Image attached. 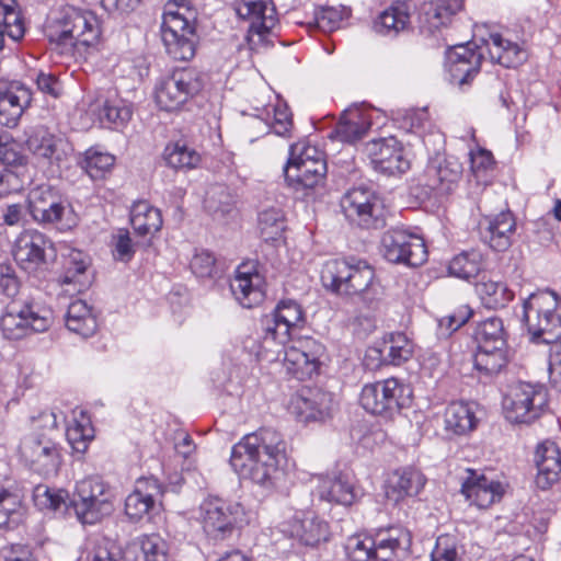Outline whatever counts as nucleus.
<instances>
[{
  "label": "nucleus",
  "mask_w": 561,
  "mask_h": 561,
  "mask_svg": "<svg viewBox=\"0 0 561 561\" xmlns=\"http://www.w3.org/2000/svg\"><path fill=\"white\" fill-rule=\"evenodd\" d=\"M49 240L37 230L22 232L14 244L13 256L21 268L33 273L45 263V251Z\"/></svg>",
  "instance_id": "obj_28"
},
{
  "label": "nucleus",
  "mask_w": 561,
  "mask_h": 561,
  "mask_svg": "<svg viewBox=\"0 0 561 561\" xmlns=\"http://www.w3.org/2000/svg\"><path fill=\"white\" fill-rule=\"evenodd\" d=\"M426 483L425 476L414 468H402L391 472L386 481V496L393 501L417 495Z\"/></svg>",
  "instance_id": "obj_33"
},
{
  "label": "nucleus",
  "mask_w": 561,
  "mask_h": 561,
  "mask_svg": "<svg viewBox=\"0 0 561 561\" xmlns=\"http://www.w3.org/2000/svg\"><path fill=\"white\" fill-rule=\"evenodd\" d=\"M130 224L138 234L146 236L161 229L162 216L158 208L139 201L130 209Z\"/></svg>",
  "instance_id": "obj_42"
},
{
  "label": "nucleus",
  "mask_w": 561,
  "mask_h": 561,
  "mask_svg": "<svg viewBox=\"0 0 561 561\" xmlns=\"http://www.w3.org/2000/svg\"><path fill=\"white\" fill-rule=\"evenodd\" d=\"M263 121L277 136L287 137L293 128V116L286 103L278 101L264 110Z\"/></svg>",
  "instance_id": "obj_46"
},
{
  "label": "nucleus",
  "mask_w": 561,
  "mask_h": 561,
  "mask_svg": "<svg viewBox=\"0 0 561 561\" xmlns=\"http://www.w3.org/2000/svg\"><path fill=\"white\" fill-rule=\"evenodd\" d=\"M476 291L482 305L489 309L504 308L514 299V291L502 282L482 280L476 285Z\"/></svg>",
  "instance_id": "obj_43"
},
{
  "label": "nucleus",
  "mask_w": 561,
  "mask_h": 561,
  "mask_svg": "<svg viewBox=\"0 0 561 561\" xmlns=\"http://www.w3.org/2000/svg\"><path fill=\"white\" fill-rule=\"evenodd\" d=\"M494 165L493 156L485 149H478L470 152V168L474 176L480 180Z\"/></svg>",
  "instance_id": "obj_64"
},
{
  "label": "nucleus",
  "mask_w": 561,
  "mask_h": 561,
  "mask_svg": "<svg viewBox=\"0 0 561 561\" xmlns=\"http://www.w3.org/2000/svg\"><path fill=\"white\" fill-rule=\"evenodd\" d=\"M282 531L306 546H317L330 536L329 525L312 512H298L283 524Z\"/></svg>",
  "instance_id": "obj_26"
},
{
  "label": "nucleus",
  "mask_w": 561,
  "mask_h": 561,
  "mask_svg": "<svg viewBox=\"0 0 561 561\" xmlns=\"http://www.w3.org/2000/svg\"><path fill=\"white\" fill-rule=\"evenodd\" d=\"M462 176V164L454 157L435 158L427 163L422 183L437 195H447L455 191Z\"/></svg>",
  "instance_id": "obj_22"
},
{
  "label": "nucleus",
  "mask_w": 561,
  "mask_h": 561,
  "mask_svg": "<svg viewBox=\"0 0 561 561\" xmlns=\"http://www.w3.org/2000/svg\"><path fill=\"white\" fill-rule=\"evenodd\" d=\"M131 107L122 100L104 101L99 117L102 123L107 122L115 127L124 126L131 118Z\"/></svg>",
  "instance_id": "obj_54"
},
{
  "label": "nucleus",
  "mask_w": 561,
  "mask_h": 561,
  "mask_svg": "<svg viewBox=\"0 0 561 561\" xmlns=\"http://www.w3.org/2000/svg\"><path fill=\"white\" fill-rule=\"evenodd\" d=\"M115 163L114 156L95 149L85 151L83 168L91 179H101Z\"/></svg>",
  "instance_id": "obj_55"
},
{
  "label": "nucleus",
  "mask_w": 561,
  "mask_h": 561,
  "mask_svg": "<svg viewBox=\"0 0 561 561\" xmlns=\"http://www.w3.org/2000/svg\"><path fill=\"white\" fill-rule=\"evenodd\" d=\"M380 252L387 261L408 266H420L427 260L424 239L402 229H391L382 234Z\"/></svg>",
  "instance_id": "obj_16"
},
{
  "label": "nucleus",
  "mask_w": 561,
  "mask_h": 561,
  "mask_svg": "<svg viewBox=\"0 0 561 561\" xmlns=\"http://www.w3.org/2000/svg\"><path fill=\"white\" fill-rule=\"evenodd\" d=\"M133 561H168L169 546L158 534L142 535L131 546Z\"/></svg>",
  "instance_id": "obj_41"
},
{
  "label": "nucleus",
  "mask_w": 561,
  "mask_h": 561,
  "mask_svg": "<svg viewBox=\"0 0 561 561\" xmlns=\"http://www.w3.org/2000/svg\"><path fill=\"white\" fill-rule=\"evenodd\" d=\"M58 420L54 411H43L32 417V432L20 443L19 454L23 462L34 472L55 476L61 463V454L55 442Z\"/></svg>",
  "instance_id": "obj_3"
},
{
  "label": "nucleus",
  "mask_w": 561,
  "mask_h": 561,
  "mask_svg": "<svg viewBox=\"0 0 561 561\" xmlns=\"http://www.w3.org/2000/svg\"><path fill=\"white\" fill-rule=\"evenodd\" d=\"M66 437L73 451L83 454L88 449L89 443L94 437V431L89 420H75L73 423L67 427Z\"/></svg>",
  "instance_id": "obj_53"
},
{
  "label": "nucleus",
  "mask_w": 561,
  "mask_h": 561,
  "mask_svg": "<svg viewBox=\"0 0 561 561\" xmlns=\"http://www.w3.org/2000/svg\"><path fill=\"white\" fill-rule=\"evenodd\" d=\"M263 286L264 279L253 263L240 264L230 282L232 295L244 308H252L263 301Z\"/></svg>",
  "instance_id": "obj_25"
},
{
  "label": "nucleus",
  "mask_w": 561,
  "mask_h": 561,
  "mask_svg": "<svg viewBox=\"0 0 561 561\" xmlns=\"http://www.w3.org/2000/svg\"><path fill=\"white\" fill-rule=\"evenodd\" d=\"M45 32L49 42L76 48L95 46L100 42L102 28L94 12L65 5L50 14Z\"/></svg>",
  "instance_id": "obj_4"
},
{
  "label": "nucleus",
  "mask_w": 561,
  "mask_h": 561,
  "mask_svg": "<svg viewBox=\"0 0 561 561\" xmlns=\"http://www.w3.org/2000/svg\"><path fill=\"white\" fill-rule=\"evenodd\" d=\"M328 168L324 153L316 146L297 142L290 146L285 167V180L295 190L313 188L321 184Z\"/></svg>",
  "instance_id": "obj_9"
},
{
  "label": "nucleus",
  "mask_w": 561,
  "mask_h": 561,
  "mask_svg": "<svg viewBox=\"0 0 561 561\" xmlns=\"http://www.w3.org/2000/svg\"><path fill=\"white\" fill-rule=\"evenodd\" d=\"M135 254L133 240L128 231H119L113 237V256L121 262H129Z\"/></svg>",
  "instance_id": "obj_62"
},
{
  "label": "nucleus",
  "mask_w": 561,
  "mask_h": 561,
  "mask_svg": "<svg viewBox=\"0 0 561 561\" xmlns=\"http://www.w3.org/2000/svg\"><path fill=\"white\" fill-rule=\"evenodd\" d=\"M490 58L505 68H514L527 59L526 50L500 33H491L486 41Z\"/></svg>",
  "instance_id": "obj_35"
},
{
  "label": "nucleus",
  "mask_w": 561,
  "mask_h": 561,
  "mask_svg": "<svg viewBox=\"0 0 561 561\" xmlns=\"http://www.w3.org/2000/svg\"><path fill=\"white\" fill-rule=\"evenodd\" d=\"M21 288V282L11 265H0V293L8 298H14Z\"/></svg>",
  "instance_id": "obj_63"
},
{
  "label": "nucleus",
  "mask_w": 561,
  "mask_h": 561,
  "mask_svg": "<svg viewBox=\"0 0 561 561\" xmlns=\"http://www.w3.org/2000/svg\"><path fill=\"white\" fill-rule=\"evenodd\" d=\"M548 404L547 390L541 385L518 382L503 398L505 417L513 423H530Z\"/></svg>",
  "instance_id": "obj_15"
},
{
  "label": "nucleus",
  "mask_w": 561,
  "mask_h": 561,
  "mask_svg": "<svg viewBox=\"0 0 561 561\" xmlns=\"http://www.w3.org/2000/svg\"><path fill=\"white\" fill-rule=\"evenodd\" d=\"M444 424L447 434L461 436L477 427L478 419L470 403L455 401L445 409Z\"/></svg>",
  "instance_id": "obj_36"
},
{
  "label": "nucleus",
  "mask_w": 561,
  "mask_h": 561,
  "mask_svg": "<svg viewBox=\"0 0 561 561\" xmlns=\"http://www.w3.org/2000/svg\"><path fill=\"white\" fill-rule=\"evenodd\" d=\"M478 346H501L504 347L503 321L497 317H491L482 321L476 330Z\"/></svg>",
  "instance_id": "obj_50"
},
{
  "label": "nucleus",
  "mask_w": 561,
  "mask_h": 561,
  "mask_svg": "<svg viewBox=\"0 0 561 561\" xmlns=\"http://www.w3.org/2000/svg\"><path fill=\"white\" fill-rule=\"evenodd\" d=\"M234 9L239 18L250 22V41L253 36L262 39L277 23L276 10L272 0H236Z\"/></svg>",
  "instance_id": "obj_24"
},
{
  "label": "nucleus",
  "mask_w": 561,
  "mask_h": 561,
  "mask_svg": "<svg viewBox=\"0 0 561 561\" xmlns=\"http://www.w3.org/2000/svg\"><path fill=\"white\" fill-rule=\"evenodd\" d=\"M66 327L82 337H89L95 333L98 322L87 302L78 299L68 306Z\"/></svg>",
  "instance_id": "obj_40"
},
{
  "label": "nucleus",
  "mask_w": 561,
  "mask_h": 561,
  "mask_svg": "<svg viewBox=\"0 0 561 561\" xmlns=\"http://www.w3.org/2000/svg\"><path fill=\"white\" fill-rule=\"evenodd\" d=\"M88 260L80 251H72L66 266L64 283L71 284L79 282L78 277L83 275L88 267Z\"/></svg>",
  "instance_id": "obj_61"
},
{
  "label": "nucleus",
  "mask_w": 561,
  "mask_h": 561,
  "mask_svg": "<svg viewBox=\"0 0 561 561\" xmlns=\"http://www.w3.org/2000/svg\"><path fill=\"white\" fill-rule=\"evenodd\" d=\"M26 308L20 311L7 310L0 319L2 334L8 340H19L28 334Z\"/></svg>",
  "instance_id": "obj_49"
},
{
  "label": "nucleus",
  "mask_w": 561,
  "mask_h": 561,
  "mask_svg": "<svg viewBox=\"0 0 561 561\" xmlns=\"http://www.w3.org/2000/svg\"><path fill=\"white\" fill-rule=\"evenodd\" d=\"M230 465L240 478L273 486L285 476L286 443L277 431L260 428L232 447Z\"/></svg>",
  "instance_id": "obj_2"
},
{
  "label": "nucleus",
  "mask_w": 561,
  "mask_h": 561,
  "mask_svg": "<svg viewBox=\"0 0 561 561\" xmlns=\"http://www.w3.org/2000/svg\"><path fill=\"white\" fill-rule=\"evenodd\" d=\"M23 517V507L20 497L0 488V528L16 526Z\"/></svg>",
  "instance_id": "obj_48"
},
{
  "label": "nucleus",
  "mask_w": 561,
  "mask_h": 561,
  "mask_svg": "<svg viewBox=\"0 0 561 561\" xmlns=\"http://www.w3.org/2000/svg\"><path fill=\"white\" fill-rule=\"evenodd\" d=\"M462 7V0H430L423 5L422 27L434 33L449 26Z\"/></svg>",
  "instance_id": "obj_34"
},
{
  "label": "nucleus",
  "mask_w": 561,
  "mask_h": 561,
  "mask_svg": "<svg viewBox=\"0 0 561 561\" xmlns=\"http://www.w3.org/2000/svg\"><path fill=\"white\" fill-rule=\"evenodd\" d=\"M346 550L352 561H368L375 559L374 537H351L347 540Z\"/></svg>",
  "instance_id": "obj_58"
},
{
  "label": "nucleus",
  "mask_w": 561,
  "mask_h": 561,
  "mask_svg": "<svg viewBox=\"0 0 561 561\" xmlns=\"http://www.w3.org/2000/svg\"><path fill=\"white\" fill-rule=\"evenodd\" d=\"M506 363V354L504 347L501 346H478L473 357L474 368L485 377L500 373Z\"/></svg>",
  "instance_id": "obj_45"
},
{
  "label": "nucleus",
  "mask_w": 561,
  "mask_h": 561,
  "mask_svg": "<svg viewBox=\"0 0 561 561\" xmlns=\"http://www.w3.org/2000/svg\"><path fill=\"white\" fill-rule=\"evenodd\" d=\"M371 126L368 115L357 108L347 110L341 116L335 129V137L343 142H354L365 136Z\"/></svg>",
  "instance_id": "obj_38"
},
{
  "label": "nucleus",
  "mask_w": 561,
  "mask_h": 561,
  "mask_svg": "<svg viewBox=\"0 0 561 561\" xmlns=\"http://www.w3.org/2000/svg\"><path fill=\"white\" fill-rule=\"evenodd\" d=\"M481 270L482 254L476 250L461 252L448 265L449 274L461 279L476 277Z\"/></svg>",
  "instance_id": "obj_47"
},
{
  "label": "nucleus",
  "mask_w": 561,
  "mask_h": 561,
  "mask_svg": "<svg viewBox=\"0 0 561 561\" xmlns=\"http://www.w3.org/2000/svg\"><path fill=\"white\" fill-rule=\"evenodd\" d=\"M374 279V268L362 260H330L321 271V282L327 289L342 296H362L371 309L377 306L379 288Z\"/></svg>",
  "instance_id": "obj_5"
},
{
  "label": "nucleus",
  "mask_w": 561,
  "mask_h": 561,
  "mask_svg": "<svg viewBox=\"0 0 561 561\" xmlns=\"http://www.w3.org/2000/svg\"><path fill=\"white\" fill-rule=\"evenodd\" d=\"M523 321L533 343L556 342L561 337V307L558 294L549 289L530 294L523 301Z\"/></svg>",
  "instance_id": "obj_7"
},
{
  "label": "nucleus",
  "mask_w": 561,
  "mask_h": 561,
  "mask_svg": "<svg viewBox=\"0 0 561 561\" xmlns=\"http://www.w3.org/2000/svg\"><path fill=\"white\" fill-rule=\"evenodd\" d=\"M26 148L35 167L44 174L57 178L70 164L73 148L64 137L47 128H36L26 139Z\"/></svg>",
  "instance_id": "obj_8"
},
{
  "label": "nucleus",
  "mask_w": 561,
  "mask_h": 561,
  "mask_svg": "<svg viewBox=\"0 0 561 561\" xmlns=\"http://www.w3.org/2000/svg\"><path fill=\"white\" fill-rule=\"evenodd\" d=\"M411 389L397 378L365 385L359 402L369 413L391 417L411 403Z\"/></svg>",
  "instance_id": "obj_14"
},
{
  "label": "nucleus",
  "mask_w": 561,
  "mask_h": 561,
  "mask_svg": "<svg viewBox=\"0 0 561 561\" xmlns=\"http://www.w3.org/2000/svg\"><path fill=\"white\" fill-rule=\"evenodd\" d=\"M27 207L38 224L55 225L59 230H70L77 225L71 206L62 202L48 184L37 185L28 192Z\"/></svg>",
  "instance_id": "obj_13"
},
{
  "label": "nucleus",
  "mask_w": 561,
  "mask_h": 561,
  "mask_svg": "<svg viewBox=\"0 0 561 561\" xmlns=\"http://www.w3.org/2000/svg\"><path fill=\"white\" fill-rule=\"evenodd\" d=\"M411 5L404 1H398L383 10L377 20L374 27L377 33L385 36H397L400 32L404 31L410 24Z\"/></svg>",
  "instance_id": "obj_37"
},
{
  "label": "nucleus",
  "mask_w": 561,
  "mask_h": 561,
  "mask_svg": "<svg viewBox=\"0 0 561 561\" xmlns=\"http://www.w3.org/2000/svg\"><path fill=\"white\" fill-rule=\"evenodd\" d=\"M365 150L374 169L380 173L396 175L410 169L404 149L394 137L374 139L366 144Z\"/></svg>",
  "instance_id": "obj_18"
},
{
  "label": "nucleus",
  "mask_w": 561,
  "mask_h": 561,
  "mask_svg": "<svg viewBox=\"0 0 561 561\" xmlns=\"http://www.w3.org/2000/svg\"><path fill=\"white\" fill-rule=\"evenodd\" d=\"M332 394L318 387H302L291 396L288 410L300 422L323 421L332 409Z\"/></svg>",
  "instance_id": "obj_19"
},
{
  "label": "nucleus",
  "mask_w": 561,
  "mask_h": 561,
  "mask_svg": "<svg viewBox=\"0 0 561 561\" xmlns=\"http://www.w3.org/2000/svg\"><path fill=\"white\" fill-rule=\"evenodd\" d=\"M114 493L100 477H88L77 483L72 505L78 519L95 524L113 511Z\"/></svg>",
  "instance_id": "obj_11"
},
{
  "label": "nucleus",
  "mask_w": 561,
  "mask_h": 561,
  "mask_svg": "<svg viewBox=\"0 0 561 561\" xmlns=\"http://www.w3.org/2000/svg\"><path fill=\"white\" fill-rule=\"evenodd\" d=\"M204 203L209 213L226 216L233 210L234 197L226 186L214 185L207 192Z\"/></svg>",
  "instance_id": "obj_51"
},
{
  "label": "nucleus",
  "mask_w": 561,
  "mask_h": 561,
  "mask_svg": "<svg viewBox=\"0 0 561 561\" xmlns=\"http://www.w3.org/2000/svg\"><path fill=\"white\" fill-rule=\"evenodd\" d=\"M483 59L482 53L470 44H460L446 51V69L449 81L462 87L479 73Z\"/></svg>",
  "instance_id": "obj_21"
},
{
  "label": "nucleus",
  "mask_w": 561,
  "mask_h": 561,
  "mask_svg": "<svg viewBox=\"0 0 561 561\" xmlns=\"http://www.w3.org/2000/svg\"><path fill=\"white\" fill-rule=\"evenodd\" d=\"M504 491L500 481L479 474L474 470H468V477L461 485V493L466 500L478 508H488L501 501Z\"/></svg>",
  "instance_id": "obj_27"
},
{
  "label": "nucleus",
  "mask_w": 561,
  "mask_h": 561,
  "mask_svg": "<svg viewBox=\"0 0 561 561\" xmlns=\"http://www.w3.org/2000/svg\"><path fill=\"white\" fill-rule=\"evenodd\" d=\"M190 267L197 277H211L216 267V259L211 252L202 250L193 255Z\"/></svg>",
  "instance_id": "obj_60"
},
{
  "label": "nucleus",
  "mask_w": 561,
  "mask_h": 561,
  "mask_svg": "<svg viewBox=\"0 0 561 561\" xmlns=\"http://www.w3.org/2000/svg\"><path fill=\"white\" fill-rule=\"evenodd\" d=\"M537 466L536 484L541 490L549 489L559 481L561 476V450L552 440H545L538 445L535 453Z\"/></svg>",
  "instance_id": "obj_32"
},
{
  "label": "nucleus",
  "mask_w": 561,
  "mask_h": 561,
  "mask_svg": "<svg viewBox=\"0 0 561 561\" xmlns=\"http://www.w3.org/2000/svg\"><path fill=\"white\" fill-rule=\"evenodd\" d=\"M346 219L363 229H380L386 225L385 207L377 193L364 185L347 190L341 198Z\"/></svg>",
  "instance_id": "obj_12"
},
{
  "label": "nucleus",
  "mask_w": 561,
  "mask_h": 561,
  "mask_svg": "<svg viewBox=\"0 0 561 561\" xmlns=\"http://www.w3.org/2000/svg\"><path fill=\"white\" fill-rule=\"evenodd\" d=\"M242 507L217 496H210L201 504V516L204 531L215 540L231 536Z\"/></svg>",
  "instance_id": "obj_17"
},
{
  "label": "nucleus",
  "mask_w": 561,
  "mask_h": 561,
  "mask_svg": "<svg viewBox=\"0 0 561 561\" xmlns=\"http://www.w3.org/2000/svg\"><path fill=\"white\" fill-rule=\"evenodd\" d=\"M32 101L33 92L22 81H0V126L15 128Z\"/></svg>",
  "instance_id": "obj_20"
},
{
  "label": "nucleus",
  "mask_w": 561,
  "mask_h": 561,
  "mask_svg": "<svg viewBox=\"0 0 561 561\" xmlns=\"http://www.w3.org/2000/svg\"><path fill=\"white\" fill-rule=\"evenodd\" d=\"M305 322L301 306L291 299L280 300L276 308L262 320V351L275 352L284 346V366L297 379L310 378L319 369L324 347L313 337L291 339V334Z\"/></svg>",
  "instance_id": "obj_1"
},
{
  "label": "nucleus",
  "mask_w": 561,
  "mask_h": 561,
  "mask_svg": "<svg viewBox=\"0 0 561 561\" xmlns=\"http://www.w3.org/2000/svg\"><path fill=\"white\" fill-rule=\"evenodd\" d=\"M374 541L376 560L401 561L409 554L412 539L409 530L393 526L379 530Z\"/></svg>",
  "instance_id": "obj_30"
},
{
  "label": "nucleus",
  "mask_w": 561,
  "mask_h": 561,
  "mask_svg": "<svg viewBox=\"0 0 561 561\" xmlns=\"http://www.w3.org/2000/svg\"><path fill=\"white\" fill-rule=\"evenodd\" d=\"M460 550L455 537L442 535L436 540L431 559L432 561H463Z\"/></svg>",
  "instance_id": "obj_57"
},
{
  "label": "nucleus",
  "mask_w": 561,
  "mask_h": 561,
  "mask_svg": "<svg viewBox=\"0 0 561 561\" xmlns=\"http://www.w3.org/2000/svg\"><path fill=\"white\" fill-rule=\"evenodd\" d=\"M164 489L154 477H141L125 500V513L129 519L138 522L154 508L162 499Z\"/></svg>",
  "instance_id": "obj_23"
},
{
  "label": "nucleus",
  "mask_w": 561,
  "mask_h": 561,
  "mask_svg": "<svg viewBox=\"0 0 561 561\" xmlns=\"http://www.w3.org/2000/svg\"><path fill=\"white\" fill-rule=\"evenodd\" d=\"M413 353V344L403 333L391 334L389 340L387 360L389 364L399 366L407 362Z\"/></svg>",
  "instance_id": "obj_56"
},
{
  "label": "nucleus",
  "mask_w": 561,
  "mask_h": 561,
  "mask_svg": "<svg viewBox=\"0 0 561 561\" xmlns=\"http://www.w3.org/2000/svg\"><path fill=\"white\" fill-rule=\"evenodd\" d=\"M195 15L188 0H171L164 7L161 37L167 54L174 60L187 61L195 56Z\"/></svg>",
  "instance_id": "obj_6"
},
{
  "label": "nucleus",
  "mask_w": 561,
  "mask_h": 561,
  "mask_svg": "<svg viewBox=\"0 0 561 561\" xmlns=\"http://www.w3.org/2000/svg\"><path fill=\"white\" fill-rule=\"evenodd\" d=\"M205 84V75L195 68H181L160 79L154 89L158 106L167 112L179 110L198 94Z\"/></svg>",
  "instance_id": "obj_10"
},
{
  "label": "nucleus",
  "mask_w": 561,
  "mask_h": 561,
  "mask_svg": "<svg viewBox=\"0 0 561 561\" xmlns=\"http://www.w3.org/2000/svg\"><path fill=\"white\" fill-rule=\"evenodd\" d=\"M516 230V221L511 211H502L480 220L479 232L481 240L494 251H505L512 244Z\"/></svg>",
  "instance_id": "obj_29"
},
{
  "label": "nucleus",
  "mask_w": 561,
  "mask_h": 561,
  "mask_svg": "<svg viewBox=\"0 0 561 561\" xmlns=\"http://www.w3.org/2000/svg\"><path fill=\"white\" fill-rule=\"evenodd\" d=\"M259 228L261 237L265 241L278 239L284 229V214L280 209L270 208L259 214Z\"/></svg>",
  "instance_id": "obj_52"
},
{
  "label": "nucleus",
  "mask_w": 561,
  "mask_h": 561,
  "mask_svg": "<svg viewBox=\"0 0 561 561\" xmlns=\"http://www.w3.org/2000/svg\"><path fill=\"white\" fill-rule=\"evenodd\" d=\"M89 561H121L119 549L110 540L102 538L94 542L88 554Z\"/></svg>",
  "instance_id": "obj_59"
},
{
  "label": "nucleus",
  "mask_w": 561,
  "mask_h": 561,
  "mask_svg": "<svg viewBox=\"0 0 561 561\" xmlns=\"http://www.w3.org/2000/svg\"><path fill=\"white\" fill-rule=\"evenodd\" d=\"M163 159L168 167L183 171L195 169L201 162L199 153L181 141L167 145Z\"/></svg>",
  "instance_id": "obj_44"
},
{
  "label": "nucleus",
  "mask_w": 561,
  "mask_h": 561,
  "mask_svg": "<svg viewBox=\"0 0 561 561\" xmlns=\"http://www.w3.org/2000/svg\"><path fill=\"white\" fill-rule=\"evenodd\" d=\"M25 34L24 20L15 0H0V49L4 47L5 36L14 42Z\"/></svg>",
  "instance_id": "obj_39"
},
{
  "label": "nucleus",
  "mask_w": 561,
  "mask_h": 561,
  "mask_svg": "<svg viewBox=\"0 0 561 561\" xmlns=\"http://www.w3.org/2000/svg\"><path fill=\"white\" fill-rule=\"evenodd\" d=\"M316 494L331 504L352 506L363 495L362 490L347 476L324 477L319 480Z\"/></svg>",
  "instance_id": "obj_31"
}]
</instances>
